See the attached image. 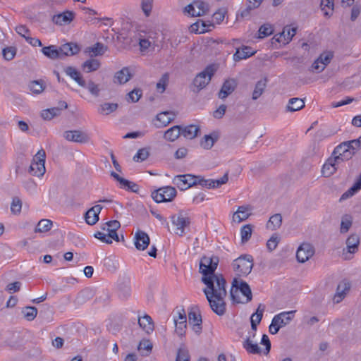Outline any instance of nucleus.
Segmentation results:
<instances>
[{
    "mask_svg": "<svg viewBox=\"0 0 361 361\" xmlns=\"http://www.w3.org/2000/svg\"><path fill=\"white\" fill-rule=\"evenodd\" d=\"M111 176L115 180H116L121 184V185L122 187L127 188L129 190L134 192H138L139 186L136 183L121 177L118 174H117L114 171L111 172Z\"/></svg>",
    "mask_w": 361,
    "mask_h": 361,
    "instance_id": "a878e982",
    "label": "nucleus"
},
{
    "mask_svg": "<svg viewBox=\"0 0 361 361\" xmlns=\"http://www.w3.org/2000/svg\"><path fill=\"white\" fill-rule=\"evenodd\" d=\"M176 332L179 336H183L185 333L187 327V321L185 322H175Z\"/></svg>",
    "mask_w": 361,
    "mask_h": 361,
    "instance_id": "338daca9",
    "label": "nucleus"
},
{
    "mask_svg": "<svg viewBox=\"0 0 361 361\" xmlns=\"http://www.w3.org/2000/svg\"><path fill=\"white\" fill-rule=\"evenodd\" d=\"M263 0H247V7L240 11V16L246 18L250 16V11L258 8Z\"/></svg>",
    "mask_w": 361,
    "mask_h": 361,
    "instance_id": "58836bf2",
    "label": "nucleus"
},
{
    "mask_svg": "<svg viewBox=\"0 0 361 361\" xmlns=\"http://www.w3.org/2000/svg\"><path fill=\"white\" fill-rule=\"evenodd\" d=\"M45 159L46 153L43 149H39L34 156L31 164L29 167L28 172L35 176H42L45 171Z\"/></svg>",
    "mask_w": 361,
    "mask_h": 361,
    "instance_id": "423d86ee",
    "label": "nucleus"
},
{
    "mask_svg": "<svg viewBox=\"0 0 361 361\" xmlns=\"http://www.w3.org/2000/svg\"><path fill=\"white\" fill-rule=\"evenodd\" d=\"M253 257L250 255H243L232 263L233 270L238 276H247L253 267Z\"/></svg>",
    "mask_w": 361,
    "mask_h": 361,
    "instance_id": "20e7f679",
    "label": "nucleus"
},
{
    "mask_svg": "<svg viewBox=\"0 0 361 361\" xmlns=\"http://www.w3.org/2000/svg\"><path fill=\"white\" fill-rule=\"evenodd\" d=\"M352 226V217L350 215L343 216L341 223L340 231L341 233H347Z\"/></svg>",
    "mask_w": 361,
    "mask_h": 361,
    "instance_id": "864d4df0",
    "label": "nucleus"
},
{
    "mask_svg": "<svg viewBox=\"0 0 361 361\" xmlns=\"http://www.w3.org/2000/svg\"><path fill=\"white\" fill-rule=\"evenodd\" d=\"M176 115L171 111H164L157 115V119L163 126H166L174 120Z\"/></svg>",
    "mask_w": 361,
    "mask_h": 361,
    "instance_id": "c9c22d12",
    "label": "nucleus"
},
{
    "mask_svg": "<svg viewBox=\"0 0 361 361\" xmlns=\"http://www.w3.org/2000/svg\"><path fill=\"white\" fill-rule=\"evenodd\" d=\"M153 0H142V9L146 16H149L152 8Z\"/></svg>",
    "mask_w": 361,
    "mask_h": 361,
    "instance_id": "774afa93",
    "label": "nucleus"
},
{
    "mask_svg": "<svg viewBox=\"0 0 361 361\" xmlns=\"http://www.w3.org/2000/svg\"><path fill=\"white\" fill-rule=\"evenodd\" d=\"M189 324L192 325V329L195 334L200 335L202 332V316L198 307L194 306L188 312Z\"/></svg>",
    "mask_w": 361,
    "mask_h": 361,
    "instance_id": "1a4fd4ad",
    "label": "nucleus"
},
{
    "mask_svg": "<svg viewBox=\"0 0 361 361\" xmlns=\"http://www.w3.org/2000/svg\"><path fill=\"white\" fill-rule=\"evenodd\" d=\"M355 152L351 151L347 142H344L338 145L334 150L333 154H338L348 160L351 159Z\"/></svg>",
    "mask_w": 361,
    "mask_h": 361,
    "instance_id": "bb28decb",
    "label": "nucleus"
},
{
    "mask_svg": "<svg viewBox=\"0 0 361 361\" xmlns=\"http://www.w3.org/2000/svg\"><path fill=\"white\" fill-rule=\"evenodd\" d=\"M282 224V216L281 214L272 215L267 222V227L272 231L279 228Z\"/></svg>",
    "mask_w": 361,
    "mask_h": 361,
    "instance_id": "a19ab883",
    "label": "nucleus"
},
{
    "mask_svg": "<svg viewBox=\"0 0 361 361\" xmlns=\"http://www.w3.org/2000/svg\"><path fill=\"white\" fill-rule=\"evenodd\" d=\"M243 347L250 354H260L262 350L260 347L253 340L250 338H246L243 342Z\"/></svg>",
    "mask_w": 361,
    "mask_h": 361,
    "instance_id": "2f4dec72",
    "label": "nucleus"
},
{
    "mask_svg": "<svg viewBox=\"0 0 361 361\" xmlns=\"http://www.w3.org/2000/svg\"><path fill=\"white\" fill-rule=\"evenodd\" d=\"M67 75L74 80L80 87H86V82L83 79L80 72L73 66H67L63 69Z\"/></svg>",
    "mask_w": 361,
    "mask_h": 361,
    "instance_id": "b1692460",
    "label": "nucleus"
},
{
    "mask_svg": "<svg viewBox=\"0 0 361 361\" xmlns=\"http://www.w3.org/2000/svg\"><path fill=\"white\" fill-rule=\"evenodd\" d=\"M235 87H236V82H235V80H233V79H231V80H226L218 95H219V97L221 99H226L228 95H230L235 89Z\"/></svg>",
    "mask_w": 361,
    "mask_h": 361,
    "instance_id": "4be33fe9",
    "label": "nucleus"
},
{
    "mask_svg": "<svg viewBox=\"0 0 361 361\" xmlns=\"http://www.w3.org/2000/svg\"><path fill=\"white\" fill-rule=\"evenodd\" d=\"M295 34V27H290L286 26L283 28L282 32L279 34V36L276 38V41L279 42L288 43Z\"/></svg>",
    "mask_w": 361,
    "mask_h": 361,
    "instance_id": "c756f323",
    "label": "nucleus"
},
{
    "mask_svg": "<svg viewBox=\"0 0 361 361\" xmlns=\"http://www.w3.org/2000/svg\"><path fill=\"white\" fill-rule=\"evenodd\" d=\"M279 243V238L276 234H273L271 238L267 240V247L271 252L274 250Z\"/></svg>",
    "mask_w": 361,
    "mask_h": 361,
    "instance_id": "680f3d73",
    "label": "nucleus"
},
{
    "mask_svg": "<svg viewBox=\"0 0 361 361\" xmlns=\"http://www.w3.org/2000/svg\"><path fill=\"white\" fill-rule=\"evenodd\" d=\"M102 209V207L99 204L89 209L85 214V222L90 226L94 225L99 221V214Z\"/></svg>",
    "mask_w": 361,
    "mask_h": 361,
    "instance_id": "a211bd4d",
    "label": "nucleus"
},
{
    "mask_svg": "<svg viewBox=\"0 0 361 361\" xmlns=\"http://www.w3.org/2000/svg\"><path fill=\"white\" fill-rule=\"evenodd\" d=\"M28 87L32 93L39 94L44 90L45 85L43 80H33L30 82Z\"/></svg>",
    "mask_w": 361,
    "mask_h": 361,
    "instance_id": "a18cd8bd",
    "label": "nucleus"
},
{
    "mask_svg": "<svg viewBox=\"0 0 361 361\" xmlns=\"http://www.w3.org/2000/svg\"><path fill=\"white\" fill-rule=\"evenodd\" d=\"M337 170L336 166L332 163V160L327 159L322 169V173L324 177H330Z\"/></svg>",
    "mask_w": 361,
    "mask_h": 361,
    "instance_id": "37998d69",
    "label": "nucleus"
},
{
    "mask_svg": "<svg viewBox=\"0 0 361 361\" xmlns=\"http://www.w3.org/2000/svg\"><path fill=\"white\" fill-rule=\"evenodd\" d=\"M252 209V207L249 204L239 206L233 214V220H237L239 223L246 220L251 215Z\"/></svg>",
    "mask_w": 361,
    "mask_h": 361,
    "instance_id": "aec40b11",
    "label": "nucleus"
},
{
    "mask_svg": "<svg viewBox=\"0 0 361 361\" xmlns=\"http://www.w3.org/2000/svg\"><path fill=\"white\" fill-rule=\"evenodd\" d=\"M100 67V62L97 59H90L85 61L82 68L86 73H90L98 70Z\"/></svg>",
    "mask_w": 361,
    "mask_h": 361,
    "instance_id": "ea45409f",
    "label": "nucleus"
},
{
    "mask_svg": "<svg viewBox=\"0 0 361 361\" xmlns=\"http://www.w3.org/2000/svg\"><path fill=\"white\" fill-rule=\"evenodd\" d=\"M111 176L115 180H116L121 184V185L122 187L127 188L129 190L134 192H138L139 186L136 183L121 177L118 174H117L114 171L111 172Z\"/></svg>",
    "mask_w": 361,
    "mask_h": 361,
    "instance_id": "393cba45",
    "label": "nucleus"
},
{
    "mask_svg": "<svg viewBox=\"0 0 361 361\" xmlns=\"http://www.w3.org/2000/svg\"><path fill=\"white\" fill-rule=\"evenodd\" d=\"M22 208V202L18 197H14L13 199L11 206V212L14 214H19L21 211Z\"/></svg>",
    "mask_w": 361,
    "mask_h": 361,
    "instance_id": "0e129e2a",
    "label": "nucleus"
},
{
    "mask_svg": "<svg viewBox=\"0 0 361 361\" xmlns=\"http://www.w3.org/2000/svg\"><path fill=\"white\" fill-rule=\"evenodd\" d=\"M176 194L177 192L175 188L166 186L152 192V197L157 203L167 202H171L176 196Z\"/></svg>",
    "mask_w": 361,
    "mask_h": 361,
    "instance_id": "0eeeda50",
    "label": "nucleus"
},
{
    "mask_svg": "<svg viewBox=\"0 0 361 361\" xmlns=\"http://www.w3.org/2000/svg\"><path fill=\"white\" fill-rule=\"evenodd\" d=\"M138 324L147 334H149L154 331V324L152 317L148 314H145L142 317H139Z\"/></svg>",
    "mask_w": 361,
    "mask_h": 361,
    "instance_id": "cd10ccee",
    "label": "nucleus"
},
{
    "mask_svg": "<svg viewBox=\"0 0 361 361\" xmlns=\"http://www.w3.org/2000/svg\"><path fill=\"white\" fill-rule=\"evenodd\" d=\"M217 139L216 135L214 137L212 135H205L200 141V146L204 149H210Z\"/></svg>",
    "mask_w": 361,
    "mask_h": 361,
    "instance_id": "49530a36",
    "label": "nucleus"
},
{
    "mask_svg": "<svg viewBox=\"0 0 361 361\" xmlns=\"http://www.w3.org/2000/svg\"><path fill=\"white\" fill-rule=\"evenodd\" d=\"M89 92L94 97H98L100 94L99 85L94 83L92 80H89L86 82V87Z\"/></svg>",
    "mask_w": 361,
    "mask_h": 361,
    "instance_id": "6e6d98bb",
    "label": "nucleus"
},
{
    "mask_svg": "<svg viewBox=\"0 0 361 361\" xmlns=\"http://www.w3.org/2000/svg\"><path fill=\"white\" fill-rule=\"evenodd\" d=\"M360 190H361V173H360L359 176L356 178L354 184L341 195L340 201L341 202L343 200H347L353 197Z\"/></svg>",
    "mask_w": 361,
    "mask_h": 361,
    "instance_id": "c85d7f7f",
    "label": "nucleus"
},
{
    "mask_svg": "<svg viewBox=\"0 0 361 361\" xmlns=\"http://www.w3.org/2000/svg\"><path fill=\"white\" fill-rule=\"evenodd\" d=\"M219 262V257L216 255H204L200 259L199 271L202 277H212L217 276L215 271Z\"/></svg>",
    "mask_w": 361,
    "mask_h": 361,
    "instance_id": "7ed1b4c3",
    "label": "nucleus"
},
{
    "mask_svg": "<svg viewBox=\"0 0 361 361\" xmlns=\"http://www.w3.org/2000/svg\"><path fill=\"white\" fill-rule=\"evenodd\" d=\"M202 283L206 286L203 290L212 310L219 316H223L226 311L225 298L227 295L226 281L222 274L212 277H202Z\"/></svg>",
    "mask_w": 361,
    "mask_h": 361,
    "instance_id": "f257e3e1",
    "label": "nucleus"
},
{
    "mask_svg": "<svg viewBox=\"0 0 361 361\" xmlns=\"http://www.w3.org/2000/svg\"><path fill=\"white\" fill-rule=\"evenodd\" d=\"M216 71L214 64L207 66L202 72L199 73L193 80V85L197 88L198 92L204 88L211 81L212 76Z\"/></svg>",
    "mask_w": 361,
    "mask_h": 361,
    "instance_id": "39448f33",
    "label": "nucleus"
},
{
    "mask_svg": "<svg viewBox=\"0 0 361 361\" xmlns=\"http://www.w3.org/2000/svg\"><path fill=\"white\" fill-rule=\"evenodd\" d=\"M360 238L357 234H351L346 240L348 252L354 254L357 251Z\"/></svg>",
    "mask_w": 361,
    "mask_h": 361,
    "instance_id": "7c9ffc66",
    "label": "nucleus"
},
{
    "mask_svg": "<svg viewBox=\"0 0 361 361\" xmlns=\"http://www.w3.org/2000/svg\"><path fill=\"white\" fill-rule=\"evenodd\" d=\"M63 137L68 141L78 143H87L90 140L87 133L79 130H66L63 133Z\"/></svg>",
    "mask_w": 361,
    "mask_h": 361,
    "instance_id": "ddd939ff",
    "label": "nucleus"
},
{
    "mask_svg": "<svg viewBox=\"0 0 361 361\" xmlns=\"http://www.w3.org/2000/svg\"><path fill=\"white\" fill-rule=\"evenodd\" d=\"M106 50V46H104L103 44L100 42H97L92 47H87L86 51L90 53L92 52V56H97L103 55Z\"/></svg>",
    "mask_w": 361,
    "mask_h": 361,
    "instance_id": "79ce46f5",
    "label": "nucleus"
},
{
    "mask_svg": "<svg viewBox=\"0 0 361 361\" xmlns=\"http://www.w3.org/2000/svg\"><path fill=\"white\" fill-rule=\"evenodd\" d=\"M230 294L232 300L237 303H247L252 298L251 288L248 283L235 279L232 283Z\"/></svg>",
    "mask_w": 361,
    "mask_h": 361,
    "instance_id": "f03ea898",
    "label": "nucleus"
},
{
    "mask_svg": "<svg viewBox=\"0 0 361 361\" xmlns=\"http://www.w3.org/2000/svg\"><path fill=\"white\" fill-rule=\"evenodd\" d=\"M132 77L133 74L130 73L129 68L124 67L115 73L114 82L118 83L120 85L125 84L128 82Z\"/></svg>",
    "mask_w": 361,
    "mask_h": 361,
    "instance_id": "5701e85b",
    "label": "nucleus"
},
{
    "mask_svg": "<svg viewBox=\"0 0 361 361\" xmlns=\"http://www.w3.org/2000/svg\"><path fill=\"white\" fill-rule=\"evenodd\" d=\"M252 226L250 224L243 226L240 229L241 241L245 243L249 240L252 235Z\"/></svg>",
    "mask_w": 361,
    "mask_h": 361,
    "instance_id": "5fc2aeb1",
    "label": "nucleus"
},
{
    "mask_svg": "<svg viewBox=\"0 0 361 361\" xmlns=\"http://www.w3.org/2000/svg\"><path fill=\"white\" fill-rule=\"evenodd\" d=\"M149 155V151L146 148L140 149L137 154L133 157L135 161H143L146 160Z\"/></svg>",
    "mask_w": 361,
    "mask_h": 361,
    "instance_id": "13d9d810",
    "label": "nucleus"
},
{
    "mask_svg": "<svg viewBox=\"0 0 361 361\" xmlns=\"http://www.w3.org/2000/svg\"><path fill=\"white\" fill-rule=\"evenodd\" d=\"M119 296L123 299H126L130 295L131 289L129 284H120L118 286Z\"/></svg>",
    "mask_w": 361,
    "mask_h": 361,
    "instance_id": "e2e57ef3",
    "label": "nucleus"
},
{
    "mask_svg": "<svg viewBox=\"0 0 361 361\" xmlns=\"http://www.w3.org/2000/svg\"><path fill=\"white\" fill-rule=\"evenodd\" d=\"M267 78H264L260 80H259L255 87L254 91L252 92V98L253 100L257 99L264 92V89L267 87Z\"/></svg>",
    "mask_w": 361,
    "mask_h": 361,
    "instance_id": "f704fd0d",
    "label": "nucleus"
},
{
    "mask_svg": "<svg viewBox=\"0 0 361 361\" xmlns=\"http://www.w3.org/2000/svg\"><path fill=\"white\" fill-rule=\"evenodd\" d=\"M200 128L199 126L195 125H190L185 126L184 128L180 127V133L181 135L188 139H193L195 138L198 133L200 132Z\"/></svg>",
    "mask_w": 361,
    "mask_h": 361,
    "instance_id": "473e14b6",
    "label": "nucleus"
},
{
    "mask_svg": "<svg viewBox=\"0 0 361 361\" xmlns=\"http://www.w3.org/2000/svg\"><path fill=\"white\" fill-rule=\"evenodd\" d=\"M350 289V284L343 283L338 284L336 289V293L334 296L336 302H339L345 295V291Z\"/></svg>",
    "mask_w": 361,
    "mask_h": 361,
    "instance_id": "3c124183",
    "label": "nucleus"
},
{
    "mask_svg": "<svg viewBox=\"0 0 361 361\" xmlns=\"http://www.w3.org/2000/svg\"><path fill=\"white\" fill-rule=\"evenodd\" d=\"M208 11V4L200 0H195L185 7V11L191 16H202L206 14Z\"/></svg>",
    "mask_w": 361,
    "mask_h": 361,
    "instance_id": "6e6552de",
    "label": "nucleus"
},
{
    "mask_svg": "<svg viewBox=\"0 0 361 361\" xmlns=\"http://www.w3.org/2000/svg\"><path fill=\"white\" fill-rule=\"evenodd\" d=\"M53 225V223L49 219H42L40 220L35 229V232L36 233H43V232H47L49 231Z\"/></svg>",
    "mask_w": 361,
    "mask_h": 361,
    "instance_id": "de8ad7c7",
    "label": "nucleus"
},
{
    "mask_svg": "<svg viewBox=\"0 0 361 361\" xmlns=\"http://www.w3.org/2000/svg\"><path fill=\"white\" fill-rule=\"evenodd\" d=\"M256 53L252 47L248 46H243L241 48L236 49L233 59L235 61H239L242 59H246Z\"/></svg>",
    "mask_w": 361,
    "mask_h": 361,
    "instance_id": "412c9836",
    "label": "nucleus"
},
{
    "mask_svg": "<svg viewBox=\"0 0 361 361\" xmlns=\"http://www.w3.org/2000/svg\"><path fill=\"white\" fill-rule=\"evenodd\" d=\"M150 239L145 231L137 230L134 236V244L136 249L145 250L149 245Z\"/></svg>",
    "mask_w": 361,
    "mask_h": 361,
    "instance_id": "2eb2a0df",
    "label": "nucleus"
},
{
    "mask_svg": "<svg viewBox=\"0 0 361 361\" xmlns=\"http://www.w3.org/2000/svg\"><path fill=\"white\" fill-rule=\"evenodd\" d=\"M169 76L168 73H164L157 83V89L161 92H164L169 82Z\"/></svg>",
    "mask_w": 361,
    "mask_h": 361,
    "instance_id": "052dcab7",
    "label": "nucleus"
},
{
    "mask_svg": "<svg viewBox=\"0 0 361 361\" xmlns=\"http://www.w3.org/2000/svg\"><path fill=\"white\" fill-rule=\"evenodd\" d=\"M314 254V248L310 243H302L298 248L296 252L297 260L300 263H304L309 260Z\"/></svg>",
    "mask_w": 361,
    "mask_h": 361,
    "instance_id": "f8f14e48",
    "label": "nucleus"
},
{
    "mask_svg": "<svg viewBox=\"0 0 361 361\" xmlns=\"http://www.w3.org/2000/svg\"><path fill=\"white\" fill-rule=\"evenodd\" d=\"M172 224L176 226L175 233L182 236L184 234V228L190 224L188 218L185 217L182 212L178 213L177 215L171 216Z\"/></svg>",
    "mask_w": 361,
    "mask_h": 361,
    "instance_id": "4468645a",
    "label": "nucleus"
},
{
    "mask_svg": "<svg viewBox=\"0 0 361 361\" xmlns=\"http://www.w3.org/2000/svg\"><path fill=\"white\" fill-rule=\"evenodd\" d=\"M190 356L188 348L184 344H181L178 349L176 361H190Z\"/></svg>",
    "mask_w": 361,
    "mask_h": 361,
    "instance_id": "8fccbe9b",
    "label": "nucleus"
},
{
    "mask_svg": "<svg viewBox=\"0 0 361 361\" xmlns=\"http://www.w3.org/2000/svg\"><path fill=\"white\" fill-rule=\"evenodd\" d=\"M74 17V12L71 11H66L61 13L53 16L52 21L56 25H63L69 24L71 21H73Z\"/></svg>",
    "mask_w": 361,
    "mask_h": 361,
    "instance_id": "6ab92c4d",
    "label": "nucleus"
},
{
    "mask_svg": "<svg viewBox=\"0 0 361 361\" xmlns=\"http://www.w3.org/2000/svg\"><path fill=\"white\" fill-rule=\"evenodd\" d=\"M118 108V104L116 103H104L99 106L98 112L100 114L109 115L111 113L115 111Z\"/></svg>",
    "mask_w": 361,
    "mask_h": 361,
    "instance_id": "c03bdc74",
    "label": "nucleus"
},
{
    "mask_svg": "<svg viewBox=\"0 0 361 361\" xmlns=\"http://www.w3.org/2000/svg\"><path fill=\"white\" fill-rule=\"evenodd\" d=\"M42 52L47 58L56 60L60 59L59 49L54 45L44 47L42 49Z\"/></svg>",
    "mask_w": 361,
    "mask_h": 361,
    "instance_id": "4c0bfd02",
    "label": "nucleus"
},
{
    "mask_svg": "<svg viewBox=\"0 0 361 361\" xmlns=\"http://www.w3.org/2000/svg\"><path fill=\"white\" fill-rule=\"evenodd\" d=\"M295 311H288L281 312L274 317L272 319L273 326L277 324L280 328L288 324L293 319Z\"/></svg>",
    "mask_w": 361,
    "mask_h": 361,
    "instance_id": "dca6fc26",
    "label": "nucleus"
},
{
    "mask_svg": "<svg viewBox=\"0 0 361 361\" xmlns=\"http://www.w3.org/2000/svg\"><path fill=\"white\" fill-rule=\"evenodd\" d=\"M195 176L191 174L177 175L173 178L172 182L180 190H185L193 185H196L195 180H193Z\"/></svg>",
    "mask_w": 361,
    "mask_h": 361,
    "instance_id": "9b49d317",
    "label": "nucleus"
},
{
    "mask_svg": "<svg viewBox=\"0 0 361 361\" xmlns=\"http://www.w3.org/2000/svg\"><path fill=\"white\" fill-rule=\"evenodd\" d=\"M305 106L303 99L298 97H293L289 99L286 106V111L293 112L302 109Z\"/></svg>",
    "mask_w": 361,
    "mask_h": 361,
    "instance_id": "72a5a7b5",
    "label": "nucleus"
},
{
    "mask_svg": "<svg viewBox=\"0 0 361 361\" xmlns=\"http://www.w3.org/2000/svg\"><path fill=\"white\" fill-rule=\"evenodd\" d=\"M22 313L27 321H32L37 315V309L33 306H27L22 310Z\"/></svg>",
    "mask_w": 361,
    "mask_h": 361,
    "instance_id": "603ef678",
    "label": "nucleus"
},
{
    "mask_svg": "<svg viewBox=\"0 0 361 361\" xmlns=\"http://www.w3.org/2000/svg\"><path fill=\"white\" fill-rule=\"evenodd\" d=\"M16 48L13 47L4 48L2 51L4 58L7 61L13 59L16 55Z\"/></svg>",
    "mask_w": 361,
    "mask_h": 361,
    "instance_id": "69168bd1",
    "label": "nucleus"
},
{
    "mask_svg": "<svg viewBox=\"0 0 361 361\" xmlns=\"http://www.w3.org/2000/svg\"><path fill=\"white\" fill-rule=\"evenodd\" d=\"M320 6L322 10L324 11V16L329 17L332 15V12L326 11L325 8H328L333 11L334 6V0H322Z\"/></svg>",
    "mask_w": 361,
    "mask_h": 361,
    "instance_id": "bf43d9fd",
    "label": "nucleus"
},
{
    "mask_svg": "<svg viewBox=\"0 0 361 361\" xmlns=\"http://www.w3.org/2000/svg\"><path fill=\"white\" fill-rule=\"evenodd\" d=\"M274 29L270 24H264L259 29V37L264 38L273 33Z\"/></svg>",
    "mask_w": 361,
    "mask_h": 361,
    "instance_id": "4d7b16f0",
    "label": "nucleus"
},
{
    "mask_svg": "<svg viewBox=\"0 0 361 361\" xmlns=\"http://www.w3.org/2000/svg\"><path fill=\"white\" fill-rule=\"evenodd\" d=\"M80 50V47L73 42H68L62 44L59 48L60 59H63L65 56H73L77 54Z\"/></svg>",
    "mask_w": 361,
    "mask_h": 361,
    "instance_id": "f3484780",
    "label": "nucleus"
},
{
    "mask_svg": "<svg viewBox=\"0 0 361 361\" xmlns=\"http://www.w3.org/2000/svg\"><path fill=\"white\" fill-rule=\"evenodd\" d=\"M180 126H174L169 129H168L164 135V139L166 140L173 142L176 140L180 135Z\"/></svg>",
    "mask_w": 361,
    "mask_h": 361,
    "instance_id": "e433bc0d",
    "label": "nucleus"
},
{
    "mask_svg": "<svg viewBox=\"0 0 361 361\" xmlns=\"http://www.w3.org/2000/svg\"><path fill=\"white\" fill-rule=\"evenodd\" d=\"M142 91L140 88H135L126 94V99L129 103H135L142 97Z\"/></svg>",
    "mask_w": 361,
    "mask_h": 361,
    "instance_id": "09e8293b",
    "label": "nucleus"
},
{
    "mask_svg": "<svg viewBox=\"0 0 361 361\" xmlns=\"http://www.w3.org/2000/svg\"><path fill=\"white\" fill-rule=\"evenodd\" d=\"M334 57L331 51H326L320 54V56L314 61L312 65V71L317 73H321L324 70L326 66L330 63Z\"/></svg>",
    "mask_w": 361,
    "mask_h": 361,
    "instance_id": "9d476101",
    "label": "nucleus"
}]
</instances>
